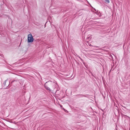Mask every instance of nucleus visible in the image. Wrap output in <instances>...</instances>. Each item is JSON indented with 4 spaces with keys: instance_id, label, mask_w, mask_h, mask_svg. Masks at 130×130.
<instances>
[{
    "instance_id": "f257e3e1",
    "label": "nucleus",
    "mask_w": 130,
    "mask_h": 130,
    "mask_svg": "<svg viewBox=\"0 0 130 130\" xmlns=\"http://www.w3.org/2000/svg\"><path fill=\"white\" fill-rule=\"evenodd\" d=\"M52 84V83L51 82L48 83V82H46L44 84V87L46 90L50 91H51V89L48 87H51Z\"/></svg>"
},
{
    "instance_id": "f03ea898",
    "label": "nucleus",
    "mask_w": 130,
    "mask_h": 130,
    "mask_svg": "<svg viewBox=\"0 0 130 130\" xmlns=\"http://www.w3.org/2000/svg\"><path fill=\"white\" fill-rule=\"evenodd\" d=\"M34 40V38L31 34H29L28 36V42H32Z\"/></svg>"
},
{
    "instance_id": "7ed1b4c3",
    "label": "nucleus",
    "mask_w": 130,
    "mask_h": 130,
    "mask_svg": "<svg viewBox=\"0 0 130 130\" xmlns=\"http://www.w3.org/2000/svg\"><path fill=\"white\" fill-rule=\"evenodd\" d=\"M7 80H6L5 81L4 83V85H5V86L6 87H8L9 85V83H10V82H8V83L7 84Z\"/></svg>"
},
{
    "instance_id": "20e7f679",
    "label": "nucleus",
    "mask_w": 130,
    "mask_h": 130,
    "mask_svg": "<svg viewBox=\"0 0 130 130\" xmlns=\"http://www.w3.org/2000/svg\"><path fill=\"white\" fill-rule=\"evenodd\" d=\"M122 116L125 118H129V116H128L126 115H123V114H122Z\"/></svg>"
},
{
    "instance_id": "39448f33",
    "label": "nucleus",
    "mask_w": 130,
    "mask_h": 130,
    "mask_svg": "<svg viewBox=\"0 0 130 130\" xmlns=\"http://www.w3.org/2000/svg\"><path fill=\"white\" fill-rule=\"evenodd\" d=\"M18 81V80L17 79H15L14 80H13L11 82V83L12 84L14 82H17Z\"/></svg>"
},
{
    "instance_id": "423d86ee",
    "label": "nucleus",
    "mask_w": 130,
    "mask_h": 130,
    "mask_svg": "<svg viewBox=\"0 0 130 130\" xmlns=\"http://www.w3.org/2000/svg\"><path fill=\"white\" fill-rule=\"evenodd\" d=\"M105 1L106 3H109V0H105Z\"/></svg>"
},
{
    "instance_id": "0eeeda50",
    "label": "nucleus",
    "mask_w": 130,
    "mask_h": 130,
    "mask_svg": "<svg viewBox=\"0 0 130 130\" xmlns=\"http://www.w3.org/2000/svg\"><path fill=\"white\" fill-rule=\"evenodd\" d=\"M91 38L89 37H88L87 39H91Z\"/></svg>"
},
{
    "instance_id": "6e6552de",
    "label": "nucleus",
    "mask_w": 130,
    "mask_h": 130,
    "mask_svg": "<svg viewBox=\"0 0 130 130\" xmlns=\"http://www.w3.org/2000/svg\"><path fill=\"white\" fill-rule=\"evenodd\" d=\"M79 95H82V96L84 97H86V96L85 95H82V94H79Z\"/></svg>"
},
{
    "instance_id": "1a4fd4ad",
    "label": "nucleus",
    "mask_w": 130,
    "mask_h": 130,
    "mask_svg": "<svg viewBox=\"0 0 130 130\" xmlns=\"http://www.w3.org/2000/svg\"><path fill=\"white\" fill-rule=\"evenodd\" d=\"M80 58V59H81V61H83V59H82L81 58Z\"/></svg>"
},
{
    "instance_id": "9d476101",
    "label": "nucleus",
    "mask_w": 130,
    "mask_h": 130,
    "mask_svg": "<svg viewBox=\"0 0 130 130\" xmlns=\"http://www.w3.org/2000/svg\"><path fill=\"white\" fill-rule=\"evenodd\" d=\"M89 46H91V44H90V45H89Z\"/></svg>"
},
{
    "instance_id": "9b49d317",
    "label": "nucleus",
    "mask_w": 130,
    "mask_h": 130,
    "mask_svg": "<svg viewBox=\"0 0 130 130\" xmlns=\"http://www.w3.org/2000/svg\"><path fill=\"white\" fill-rule=\"evenodd\" d=\"M129 130H130V128H129Z\"/></svg>"
},
{
    "instance_id": "f8f14e48",
    "label": "nucleus",
    "mask_w": 130,
    "mask_h": 130,
    "mask_svg": "<svg viewBox=\"0 0 130 130\" xmlns=\"http://www.w3.org/2000/svg\"><path fill=\"white\" fill-rule=\"evenodd\" d=\"M96 47H98L97 46H96Z\"/></svg>"
}]
</instances>
